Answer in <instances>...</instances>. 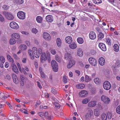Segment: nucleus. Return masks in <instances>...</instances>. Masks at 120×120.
<instances>
[{
  "instance_id": "obj_11",
  "label": "nucleus",
  "mask_w": 120,
  "mask_h": 120,
  "mask_svg": "<svg viewBox=\"0 0 120 120\" xmlns=\"http://www.w3.org/2000/svg\"><path fill=\"white\" fill-rule=\"evenodd\" d=\"M32 50L35 56L37 58H39L40 56V55L38 52L37 48L35 47H33L32 48Z\"/></svg>"
},
{
  "instance_id": "obj_44",
  "label": "nucleus",
  "mask_w": 120,
  "mask_h": 120,
  "mask_svg": "<svg viewBox=\"0 0 120 120\" xmlns=\"http://www.w3.org/2000/svg\"><path fill=\"white\" fill-rule=\"evenodd\" d=\"M55 59L58 62L60 63L61 61V59L58 55H56L55 56Z\"/></svg>"
},
{
  "instance_id": "obj_52",
  "label": "nucleus",
  "mask_w": 120,
  "mask_h": 120,
  "mask_svg": "<svg viewBox=\"0 0 120 120\" xmlns=\"http://www.w3.org/2000/svg\"><path fill=\"white\" fill-rule=\"evenodd\" d=\"M58 102H54L53 101L52 104L54 105L56 107L59 108H60L59 105L58 103Z\"/></svg>"
},
{
  "instance_id": "obj_2",
  "label": "nucleus",
  "mask_w": 120,
  "mask_h": 120,
  "mask_svg": "<svg viewBox=\"0 0 120 120\" xmlns=\"http://www.w3.org/2000/svg\"><path fill=\"white\" fill-rule=\"evenodd\" d=\"M11 37L17 40L18 43H22V41L20 39V36L17 33H14L11 35Z\"/></svg>"
},
{
  "instance_id": "obj_14",
  "label": "nucleus",
  "mask_w": 120,
  "mask_h": 120,
  "mask_svg": "<svg viewBox=\"0 0 120 120\" xmlns=\"http://www.w3.org/2000/svg\"><path fill=\"white\" fill-rule=\"evenodd\" d=\"M47 57L46 54L45 52H43L41 56V62L43 63L47 60Z\"/></svg>"
},
{
  "instance_id": "obj_21",
  "label": "nucleus",
  "mask_w": 120,
  "mask_h": 120,
  "mask_svg": "<svg viewBox=\"0 0 120 120\" xmlns=\"http://www.w3.org/2000/svg\"><path fill=\"white\" fill-rule=\"evenodd\" d=\"M65 41L66 43L71 44L72 41V38L70 36H68L65 38Z\"/></svg>"
},
{
  "instance_id": "obj_46",
  "label": "nucleus",
  "mask_w": 120,
  "mask_h": 120,
  "mask_svg": "<svg viewBox=\"0 0 120 120\" xmlns=\"http://www.w3.org/2000/svg\"><path fill=\"white\" fill-rule=\"evenodd\" d=\"M17 64L20 71L21 72H22V70L21 68V65L20 64H19L18 63H17Z\"/></svg>"
},
{
  "instance_id": "obj_57",
  "label": "nucleus",
  "mask_w": 120,
  "mask_h": 120,
  "mask_svg": "<svg viewBox=\"0 0 120 120\" xmlns=\"http://www.w3.org/2000/svg\"><path fill=\"white\" fill-rule=\"evenodd\" d=\"M116 112L118 114H120V105L118 106L116 108Z\"/></svg>"
},
{
  "instance_id": "obj_20",
  "label": "nucleus",
  "mask_w": 120,
  "mask_h": 120,
  "mask_svg": "<svg viewBox=\"0 0 120 120\" xmlns=\"http://www.w3.org/2000/svg\"><path fill=\"white\" fill-rule=\"evenodd\" d=\"M78 55L79 57H82L83 55V51L81 48H79L78 49L77 51Z\"/></svg>"
},
{
  "instance_id": "obj_53",
  "label": "nucleus",
  "mask_w": 120,
  "mask_h": 120,
  "mask_svg": "<svg viewBox=\"0 0 120 120\" xmlns=\"http://www.w3.org/2000/svg\"><path fill=\"white\" fill-rule=\"evenodd\" d=\"M51 91L55 95L57 94L56 91L53 88H52Z\"/></svg>"
},
{
  "instance_id": "obj_31",
  "label": "nucleus",
  "mask_w": 120,
  "mask_h": 120,
  "mask_svg": "<svg viewBox=\"0 0 120 120\" xmlns=\"http://www.w3.org/2000/svg\"><path fill=\"white\" fill-rule=\"evenodd\" d=\"M14 2L17 3V4H20L23 3V0H14Z\"/></svg>"
},
{
  "instance_id": "obj_22",
  "label": "nucleus",
  "mask_w": 120,
  "mask_h": 120,
  "mask_svg": "<svg viewBox=\"0 0 120 120\" xmlns=\"http://www.w3.org/2000/svg\"><path fill=\"white\" fill-rule=\"evenodd\" d=\"M13 79L14 82L16 84H17L19 82V81L17 77L15 74H13L12 75Z\"/></svg>"
},
{
  "instance_id": "obj_34",
  "label": "nucleus",
  "mask_w": 120,
  "mask_h": 120,
  "mask_svg": "<svg viewBox=\"0 0 120 120\" xmlns=\"http://www.w3.org/2000/svg\"><path fill=\"white\" fill-rule=\"evenodd\" d=\"M36 20L38 22L41 23L42 21V19L41 17L40 16H38L37 17Z\"/></svg>"
},
{
  "instance_id": "obj_10",
  "label": "nucleus",
  "mask_w": 120,
  "mask_h": 120,
  "mask_svg": "<svg viewBox=\"0 0 120 120\" xmlns=\"http://www.w3.org/2000/svg\"><path fill=\"white\" fill-rule=\"evenodd\" d=\"M75 63V61L72 58L69 60V63L67 65V68L68 69L71 68Z\"/></svg>"
},
{
  "instance_id": "obj_16",
  "label": "nucleus",
  "mask_w": 120,
  "mask_h": 120,
  "mask_svg": "<svg viewBox=\"0 0 120 120\" xmlns=\"http://www.w3.org/2000/svg\"><path fill=\"white\" fill-rule=\"evenodd\" d=\"M99 47L103 51H105L106 49L105 45L102 43H100L98 44Z\"/></svg>"
},
{
  "instance_id": "obj_6",
  "label": "nucleus",
  "mask_w": 120,
  "mask_h": 120,
  "mask_svg": "<svg viewBox=\"0 0 120 120\" xmlns=\"http://www.w3.org/2000/svg\"><path fill=\"white\" fill-rule=\"evenodd\" d=\"M103 86L104 88L107 90H110L111 87V84L108 81L105 82L103 83Z\"/></svg>"
},
{
  "instance_id": "obj_5",
  "label": "nucleus",
  "mask_w": 120,
  "mask_h": 120,
  "mask_svg": "<svg viewBox=\"0 0 120 120\" xmlns=\"http://www.w3.org/2000/svg\"><path fill=\"white\" fill-rule=\"evenodd\" d=\"M101 101L105 104H108L110 102V100L109 98L105 95H102L101 97Z\"/></svg>"
},
{
  "instance_id": "obj_56",
  "label": "nucleus",
  "mask_w": 120,
  "mask_h": 120,
  "mask_svg": "<svg viewBox=\"0 0 120 120\" xmlns=\"http://www.w3.org/2000/svg\"><path fill=\"white\" fill-rule=\"evenodd\" d=\"M47 46V42L45 41H44L43 42L42 46L44 47H46Z\"/></svg>"
},
{
  "instance_id": "obj_55",
  "label": "nucleus",
  "mask_w": 120,
  "mask_h": 120,
  "mask_svg": "<svg viewBox=\"0 0 120 120\" xmlns=\"http://www.w3.org/2000/svg\"><path fill=\"white\" fill-rule=\"evenodd\" d=\"M2 8L4 10H7L8 9V7L7 5H4L3 6Z\"/></svg>"
},
{
  "instance_id": "obj_51",
  "label": "nucleus",
  "mask_w": 120,
  "mask_h": 120,
  "mask_svg": "<svg viewBox=\"0 0 120 120\" xmlns=\"http://www.w3.org/2000/svg\"><path fill=\"white\" fill-rule=\"evenodd\" d=\"M0 61L2 62L4 64L5 62V59L3 56H1L0 57Z\"/></svg>"
},
{
  "instance_id": "obj_45",
  "label": "nucleus",
  "mask_w": 120,
  "mask_h": 120,
  "mask_svg": "<svg viewBox=\"0 0 120 120\" xmlns=\"http://www.w3.org/2000/svg\"><path fill=\"white\" fill-rule=\"evenodd\" d=\"M94 3L95 4H99L102 3L101 0H93Z\"/></svg>"
},
{
  "instance_id": "obj_50",
  "label": "nucleus",
  "mask_w": 120,
  "mask_h": 120,
  "mask_svg": "<svg viewBox=\"0 0 120 120\" xmlns=\"http://www.w3.org/2000/svg\"><path fill=\"white\" fill-rule=\"evenodd\" d=\"M107 115L108 118L109 119H111L112 118V114L110 112H108L107 113Z\"/></svg>"
},
{
  "instance_id": "obj_49",
  "label": "nucleus",
  "mask_w": 120,
  "mask_h": 120,
  "mask_svg": "<svg viewBox=\"0 0 120 120\" xmlns=\"http://www.w3.org/2000/svg\"><path fill=\"white\" fill-rule=\"evenodd\" d=\"M31 31L32 33L36 34L38 32V30L36 28H33L32 29Z\"/></svg>"
},
{
  "instance_id": "obj_64",
  "label": "nucleus",
  "mask_w": 120,
  "mask_h": 120,
  "mask_svg": "<svg viewBox=\"0 0 120 120\" xmlns=\"http://www.w3.org/2000/svg\"><path fill=\"white\" fill-rule=\"evenodd\" d=\"M26 45L28 46H30L31 45L30 42L28 41H26Z\"/></svg>"
},
{
  "instance_id": "obj_26",
  "label": "nucleus",
  "mask_w": 120,
  "mask_h": 120,
  "mask_svg": "<svg viewBox=\"0 0 120 120\" xmlns=\"http://www.w3.org/2000/svg\"><path fill=\"white\" fill-rule=\"evenodd\" d=\"M77 46L76 43L75 42L72 43L69 45V47L72 49H75L76 48Z\"/></svg>"
},
{
  "instance_id": "obj_15",
  "label": "nucleus",
  "mask_w": 120,
  "mask_h": 120,
  "mask_svg": "<svg viewBox=\"0 0 120 120\" xmlns=\"http://www.w3.org/2000/svg\"><path fill=\"white\" fill-rule=\"evenodd\" d=\"M46 20L48 22H52L53 20V18L52 15H48L45 17Z\"/></svg>"
},
{
  "instance_id": "obj_59",
  "label": "nucleus",
  "mask_w": 120,
  "mask_h": 120,
  "mask_svg": "<svg viewBox=\"0 0 120 120\" xmlns=\"http://www.w3.org/2000/svg\"><path fill=\"white\" fill-rule=\"evenodd\" d=\"M13 56L15 59L18 60L19 59V57L16 54H13Z\"/></svg>"
},
{
  "instance_id": "obj_4",
  "label": "nucleus",
  "mask_w": 120,
  "mask_h": 120,
  "mask_svg": "<svg viewBox=\"0 0 120 120\" xmlns=\"http://www.w3.org/2000/svg\"><path fill=\"white\" fill-rule=\"evenodd\" d=\"M93 115V111L91 109L89 110L85 116V119L86 120H90Z\"/></svg>"
},
{
  "instance_id": "obj_35",
  "label": "nucleus",
  "mask_w": 120,
  "mask_h": 120,
  "mask_svg": "<svg viewBox=\"0 0 120 120\" xmlns=\"http://www.w3.org/2000/svg\"><path fill=\"white\" fill-rule=\"evenodd\" d=\"M89 101V98H86L82 99V103L83 104H87Z\"/></svg>"
},
{
  "instance_id": "obj_13",
  "label": "nucleus",
  "mask_w": 120,
  "mask_h": 120,
  "mask_svg": "<svg viewBox=\"0 0 120 120\" xmlns=\"http://www.w3.org/2000/svg\"><path fill=\"white\" fill-rule=\"evenodd\" d=\"M90 38L92 40L95 39L96 38V35L95 33L93 31L90 32L89 35Z\"/></svg>"
},
{
  "instance_id": "obj_25",
  "label": "nucleus",
  "mask_w": 120,
  "mask_h": 120,
  "mask_svg": "<svg viewBox=\"0 0 120 120\" xmlns=\"http://www.w3.org/2000/svg\"><path fill=\"white\" fill-rule=\"evenodd\" d=\"M33 52L32 50L31 49H29L28 51V53L30 57L32 60L34 59V58Z\"/></svg>"
},
{
  "instance_id": "obj_28",
  "label": "nucleus",
  "mask_w": 120,
  "mask_h": 120,
  "mask_svg": "<svg viewBox=\"0 0 120 120\" xmlns=\"http://www.w3.org/2000/svg\"><path fill=\"white\" fill-rule=\"evenodd\" d=\"M76 87L78 89H83L85 87V85L81 83L77 85Z\"/></svg>"
},
{
  "instance_id": "obj_29",
  "label": "nucleus",
  "mask_w": 120,
  "mask_h": 120,
  "mask_svg": "<svg viewBox=\"0 0 120 120\" xmlns=\"http://www.w3.org/2000/svg\"><path fill=\"white\" fill-rule=\"evenodd\" d=\"M114 50L116 52H118L119 51V47L118 45L117 44H115L113 46Z\"/></svg>"
},
{
  "instance_id": "obj_12",
  "label": "nucleus",
  "mask_w": 120,
  "mask_h": 120,
  "mask_svg": "<svg viewBox=\"0 0 120 120\" xmlns=\"http://www.w3.org/2000/svg\"><path fill=\"white\" fill-rule=\"evenodd\" d=\"M43 38L46 40L49 41L51 39L50 35L47 32L44 33L43 34Z\"/></svg>"
},
{
  "instance_id": "obj_38",
  "label": "nucleus",
  "mask_w": 120,
  "mask_h": 120,
  "mask_svg": "<svg viewBox=\"0 0 120 120\" xmlns=\"http://www.w3.org/2000/svg\"><path fill=\"white\" fill-rule=\"evenodd\" d=\"M95 83L97 84H99L101 82L100 80L98 78H96L94 80Z\"/></svg>"
},
{
  "instance_id": "obj_41",
  "label": "nucleus",
  "mask_w": 120,
  "mask_h": 120,
  "mask_svg": "<svg viewBox=\"0 0 120 120\" xmlns=\"http://www.w3.org/2000/svg\"><path fill=\"white\" fill-rule=\"evenodd\" d=\"M15 43L16 41L15 39L13 38L10 39L9 41V43L11 45L15 44Z\"/></svg>"
},
{
  "instance_id": "obj_9",
  "label": "nucleus",
  "mask_w": 120,
  "mask_h": 120,
  "mask_svg": "<svg viewBox=\"0 0 120 120\" xmlns=\"http://www.w3.org/2000/svg\"><path fill=\"white\" fill-rule=\"evenodd\" d=\"M10 27L14 29L17 30L19 29V26L18 24L14 22H11L9 24Z\"/></svg>"
},
{
  "instance_id": "obj_17",
  "label": "nucleus",
  "mask_w": 120,
  "mask_h": 120,
  "mask_svg": "<svg viewBox=\"0 0 120 120\" xmlns=\"http://www.w3.org/2000/svg\"><path fill=\"white\" fill-rule=\"evenodd\" d=\"M98 63L99 64L103 66L105 64V61L103 57H101L98 59Z\"/></svg>"
},
{
  "instance_id": "obj_62",
  "label": "nucleus",
  "mask_w": 120,
  "mask_h": 120,
  "mask_svg": "<svg viewBox=\"0 0 120 120\" xmlns=\"http://www.w3.org/2000/svg\"><path fill=\"white\" fill-rule=\"evenodd\" d=\"M96 52L94 50L92 49L91 50L90 53L91 55H94L96 54Z\"/></svg>"
},
{
  "instance_id": "obj_42",
  "label": "nucleus",
  "mask_w": 120,
  "mask_h": 120,
  "mask_svg": "<svg viewBox=\"0 0 120 120\" xmlns=\"http://www.w3.org/2000/svg\"><path fill=\"white\" fill-rule=\"evenodd\" d=\"M7 57V59L9 61L11 62V63H13L14 62L13 59L10 55H8Z\"/></svg>"
},
{
  "instance_id": "obj_7",
  "label": "nucleus",
  "mask_w": 120,
  "mask_h": 120,
  "mask_svg": "<svg viewBox=\"0 0 120 120\" xmlns=\"http://www.w3.org/2000/svg\"><path fill=\"white\" fill-rule=\"evenodd\" d=\"M18 17L20 19H24L25 18V13L22 11L18 12L17 14Z\"/></svg>"
},
{
  "instance_id": "obj_48",
  "label": "nucleus",
  "mask_w": 120,
  "mask_h": 120,
  "mask_svg": "<svg viewBox=\"0 0 120 120\" xmlns=\"http://www.w3.org/2000/svg\"><path fill=\"white\" fill-rule=\"evenodd\" d=\"M63 81L65 83H66L67 82V77L66 75H64L63 76Z\"/></svg>"
},
{
  "instance_id": "obj_43",
  "label": "nucleus",
  "mask_w": 120,
  "mask_h": 120,
  "mask_svg": "<svg viewBox=\"0 0 120 120\" xmlns=\"http://www.w3.org/2000/svg\"><path fill=\"white\" fill-rule=\"evenodd\" d=\"M85 81L88 82L91 80V78L88 75H86L85 76Z\"/></svg>"
},
{
  "instance_id": "obj_32",
  "label": "nucleus",
  "mask_w": 120,
  "mask_h": 120,
  "mask_svg": "<svg viewBox=\"0 0 120 120\" xmlns=\"http://www.w3.org/2000/svg\"><path fill=\"white\" fill-rule=\"evenodd\" d=\"M105 41L108 45H111V41L110 38H106Z\"/></svg>"
},
{
  "instance_id": "obj_36",
  "label": "nucleus",
  "mask_w": 120,
  "mask_h": 120,
  "mask_svg": "<svg viewBox=\"0 0 120 120\" xmlns=\"http://www.w3.org/2000/svg\"><path fill=\"white\" fill-rule=\"evenodd\" d=\"M77 41L78 43L79 44H82L84 42L83 39L81 37L78 38Z\"/></svg>"
},
{
  "instance_id": "obj_39",
  "label": "nucleus",
  "mask_w": 120,
  "mask_h": 120,
  "mask_svg": "<svg viewBox=\"0 0 120 120\" xmlns=\"http://www.w3.org/2000/svg\"><path fill=\"white\" fill-rule=\"evenodd\" d=\"M19 48L21 50H25L26 49V46L24 45H20L19 46Z\"/></svg>"
},
{
  "instance_id": "obj_1",
  "label": "nucleus",
  "mask_w": 120,
  "mask_h": 120,
  "mask_svg": "<svg viewBox=\"0 0 120 120\" xmlns=\"http://www.w3.org/2000/svg\"><path fill=\"white\" fill-rule=\"evenodd\" d=\"M51 64L53 70L55 72L57 71L58 67V64L54 60H52L51 62Z\"/></svg>"
},
{
  "instance_id": "obj_33",
  "label": "nucleus",
  "mask_w": 120,
  "mask_h": 120,
  "mask_svg": "<svg viewBox=\"0 0 120 120\" xmlns=\"http://www.w3.org/2000/svg\"><path fill=\"white\" fill-rule=\"evenodd\" d=\"M101 118L102 120H106L107 119V116L106 114L103 113L101 115Z\"/></svg>"
},
{
  "instance_id": "obj_8",
  "label": "nucleus",
  "mask_w": 120,
  "mask_h": 120,
  "mask_svg": "<svg viewBox=\"0 0 120 120\" xmlns=\"http://www.w3.org/2000/svg\"><path fill=\"white\" fill-rule=\"evenodd\" d=\"M88 61L92 66H95L97 65V62L96 60L94 58L90 57L88 59Z\"/></svg>"
},
{
  "instance_id": "obj_58",
  "label": "nucleus",
  "mask_w": 120,
  "mask_h": 120,
  "mask_svg": "<svg viewBox=\"0 0 120 120\" xmlns=\"http://www.w3.org/2000/svg\"><path fill=\"white\" fill-rule=\"evenodd\" d=\"M4 21V19L2 16L0 14V21L3 22Z\"/></svg>"
},
{
  "instance_id": "obj_27",
  "label": "nucleus",
  "mask_w": 120,
  "mask_h": 120,
  "mask_svg": "<svg viewBox=\"0 0 120 120\" xmlns=\"http://www.w3.org/2000/svg\"><path fill=\"white\" fill-rule=\"evenodd\" d=\"M20 77L21 79L20 82L21 85L23 86L24 85V83L25 82V79H24L22 75H20Z\"/></svg>"
},
{
  "instance_id": "obj_47",
  "label": "nucleus",
  "mask_w": 120,
  "mask_h": 120,
  "mask_svg": "<svg viewBox=\"0 0 120 120\" xmlns=\"http://www.w3.org/2000/svg\"><path fill=\"white\" fill-rule=\"evenodd\" d=\"M45 116L47 118L49 119V120H51V117L50 116H49L48 112L46 111L44 114Z\"/></svg>"
},
{
  "instance_id": "obj_60",
  "label": "nucleus",
  "mask_w": 120,
  "mask_h": 120,
  "mask_svg": "<svg viewBox=\"0 0 120 120\" xmlns=\"http://www.w3.org/2000/svg\"><path fill=\"white\" fill-rule=\"evenodd\" d=\"M52 102L53 101L54 102H58V101L57 99L54 97H52Z\"/></svg>"
},
{
  "instance_id": "obj_24",
  "label": "nucleus",
  "mask_w": 120,
  "mask_h": 120,
  "mask_svg": "<svg viewBox=\"0 0 120 120\" xmlns=\"http://www.w3.org/2000/svg\"><path fill=\"white\" fill-rule=\"evenodd\" d=\"M64 57L66 60L68 61H69L72 58L71 56L68 53H67L65 54Z\"/></svg>"
},
{
  "instance_id": "obj_40",
  "label": "nucleus",
  "mask_w": 120,
  "mask_h": 120,
  "mask_svg": "<svg viewBox=\"0 0 120 120\" xmlns=\"http://www.w3.org/2000/svg\"><path fill=\"white\" fill-rule=\"evenodd\" d=\"M104 37V35L101 33H99L98 37V39L99 40H101V39H102Z\"/></svg>"
},
{
  "instance_id": "obj_54",
  "label": "nucleus",
  "mask_w": 120,
  "mask_h": 120,
  "mask_svg": "<svg viewBox=\"0 0 120 120\" xmlns=\"http://www.w3.org/2000/svg\"><path fill=\"white\" fill-rule=\"evenodd\" d=\"M52 55H55L56 53V52L54 49H52L50 51Z\"/></svg>"
},
{
  "instance_id": "obj_37",
  "label": "nucleus",
  "mask_w": 120,
  "mask_h": 120,
  "mask_svg": "<svg viewBox=\"0 0 120 120\" xmlns=\"http://www.w3.org/2000/svg\"><path fill=\"white\" fill-rule=\"evenodd\" d=\"M94 115L96 116H98L100 115V113L98 109H95L94 111Z\"/></svg>"
},
{
  "instance_id": "obj_63",
  "label": "nucleus",
  "mask_w": 120,
  "mask_h": 120,
  "mask_svg": "<svg viewBox=\"0 0 120 120\" xmlns=\"http://www.w3.org/2000/svg\"><path fill=\"white\" fill-rule=\"evenodd\" d=\"M40 74L41 77L42 78L44 79L45 78V74L43 72H41Z\"/></svg>"
},
{
  "instance_id": "obj_23",
  "label": "nucleus",
  "mask_w": 120,
  "mask_h": 120,
  "mask_svg": "<svg viewBox=\"0 0 120 120\" xmlns=\"http://www.w3.org/2000/svg\"><path fill=\"white\" fill-rule=\"evenodd\" d=\"M11 67L13 71L15 73H17L18 70L16 65L14 64H11Z\"/></svg>"
},
{
  "instance_id": "obj_18",
  "label": "nucleus",
  "mask_w": 120,
  "mask_h": 120,
  "mask_svg": "<svg viewBox=\"0 0 120 120\" xmlns=\"http://www.w3.org/2000/svg\"><path fill=\"white\" fill-rule=\"evenodd\" d=\"M88 92L85 90H82L79 93V96L81 97H86L87 96Z\"/></svg>"
},
{
  "instance_id": "obj_19",
  "label": "nucleus",
  "mask_w": 120,
  "mask_h": 120,
  "mask_svg": "<svg viewBox=\"0 0 120 120\" xmlns=\"http://www.w3.org/2000/svg\"><path fill=\"white\" fill-rule=\"evenodd\" d=\"M96 104V101H91L88 104V106L90 107H93L95 106Z\"/></svg>"
},
{
  "instance_id": "obj_61",
  "label": "nucleus",
  "mask_w": 120,
  "mask_h": 120,
  "mask_svg": "<svg viewBox=\"0 0 120 120\" xmlns=\"http://www.w3.org/2000/svg\"><path fill=\"white\" fill-rule=\"evenodd\" d=\"M38 115L41 117H43L44 116V114L42 112H39L38 113Z\"/></svg>"
},
{
  "instance_id": "obj_30",
  "label": "nucleus",
  "mask_w": 120,
  "mask_h": 120,
  "mask_svg": "<svg viewBox=\"0 0 120 120\" xmlns=\"http://www.w3.org/2000/svg\"><path fill=\"white\" fill-rule=\"evenodd\" d=\"M56 44L59 47H61L62 41L60 38H57L56 39Z\"/></svg>"
},
{
  "instance_id": "obj_3",
  "label": "nucleus",
  "mask_w": 120,
  "mask_h": 120,
  "mask_svg": "<svg viewBox=\"0 0 120 120\" xmlns=\"http://www.w3.org/2000/svg\"><path fill=\"white\" fill-rule=\"evenodd\" d=\"M3 14L6 18L9 20H12L14 19V17L13 15L11 14L6 11H4Z\"/></svg>"
}]
</instances>
